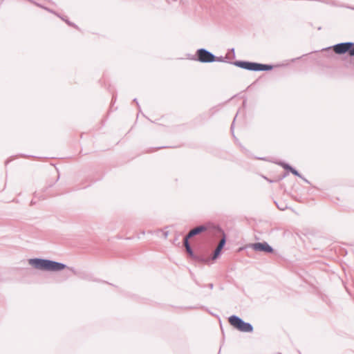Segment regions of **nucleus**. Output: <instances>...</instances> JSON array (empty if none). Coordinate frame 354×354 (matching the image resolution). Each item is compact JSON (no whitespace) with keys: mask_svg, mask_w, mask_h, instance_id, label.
Returning <instances> with one entry per match:
<instances>
[{"mask_svg":"<svg viewBox=\"0 0 354 354\" xmlns=\"http://www.w3.org/2000/svg\"><path fill=\"white\" fill-rule=\"evenodd\" d=\"M230 50H231V52H232V59H234V58H235V52H234V48H232Z\"/></svg>","mask_w":354,"mask_h":354,"instance_id":"aec40b11","label":"nucleus"},{"mask_svg":"<svg viewBox=\"0 0 354 354\" xmlns=\"http://www.w3.org/2000/svg\"><path fill=\"white\" fill-rule=\"evenodd\" d=\"M277 164L279 165L280 166H281L283 168L284 165H287L286 162H282V161L277 162Z\"/></svg>","mask_w":354,"mask_h":354,"instance_id":"6ab92c4d","label":"nucleus"},{"mask_svg":"<svg viewBox=\"0 0 354 354\" xmlns=\"http://www.w3.org/2000/svg\"><path fill=\"white\" fill-rule=\"evenodd\" d=\"M275 203H276V205H277V207H278L280 210H285V209L287 208V206H286V205H285V206L280 205V206H279V205L277 204V202H275Z\"/></svg>","mask_w":354,"mask_h":354,"instance_id":"f3484780","label":"nucleus"},{"mask_svg":"<svg viewBox=\"0 0 354 354\" xmlns=\"http://www.w3.org/2000/svg\"><path fill=\"white\" fill-rule=\"evenodd\" d=\"M228 322L232 326L241 332L252 333L254 330L253 326L250 323L245 322L237 315H232L230 316Z\"/></svg>","mask_w":354,"mask_h":354,"instance_id":"20e7f679","label":"nucleus"},{"mask_svg":"<svg viewBox=\"0 0 354 354\" xmlns=\"http://www.w3.org/2000/svg\"><path fill=\"white\" fill-rule=\"evenodd\" d=\"M45 9L47 10L48 11H49V12L56 15L57 17H59L63 21H64L69 26L75 28L76 29H79L78 26L75 24H74L73 22H71V21H69L67 18L64 17H61L59 14L56 13L55 12L53 11L52 10H50L49 8H45Z\"/></svg>","mask_w":354,"mask_h":354,"instance_id":"9d476101","label":"nucleus"},{"mask_svg":"<svg viewBox=\"0 0 354 354\" xmlns=\"http://www.w3.org/2000/svg\"><path fill=\"white\" fill-rule=\"evenodd\" d=\"M348 50L349 41L339 43L332 46L324 48L322 50L326 52H332V50H334L337 55H344L346 53L348 54Z\"/></svg>","mask_w":354,"mask_h":354,"instance_id":"423d86ee","label":"nucleus"},{"mask_svg":"<svg viewBox=\"0 0 354 354\" xmlns=\"http://www.w3.org/2000/svg\"><path fill=\"white\" fill-rule=\"evenodd\" d=\"M28 263L34 268L43 271H61L67 268L64 263L41 258L30 259Z\"/></svg>","mask_w":354,"mask_h":354,"instance_id":"f03ea898","label":"nucleus"},{"mask_svg":"<svg viewBox=\"0 0 354 354\" xmlns=\"http://www.w3.org/2000/svg\"><path fill=\"white\" fill-rule=\"evenodd\" d=\"M302 180H304V177L301 175V178Z\"/></svg>","mask_w":354,"mask_h":354,"instance_id":"c756f323","label":"nucleus"},{"mask_svg":"<svg viewBox=\"0 0 354 354\" xmlns=\"http://www.w3.org/2000/svg\"><path fill=\"white\" fill-rule=\"evenodd\" d=\"M207 287L209 288L210 289H212L214 287V284L210 283L207 285Z\"/></svg>","mask_w":354,"mask_h":354,"instance_id":"4be33fe9","label":"nucleus"},{"mask_svg":"<svg viewBox=\"0 0 354 354\" xmlns=\"http://www.w3.org/2000/svg\"><path fill=\"white\" fill-rule=\"evenodd\" d=\"M214 227H220L210 223L207 225H201L192 229L183 239V245L185 248V252L192 259L199 263H207L209 259H206L204 255L195 254L189 243V239L192 237L198 235L203 232H207L208 236H214L213 233H210V230Z\"/></svg>","mask_w":354,"mask_h":354,"instance_id":"f257e3e1","label":"nucleus"},{"mask_svg":"<svg viewBox=\"0 0 354 354\" xmlns=\"http://www.w3.org/2000/svg\"><path fill=\"white\" fill-rule=\"evenodd\" d=\"M229 64H232L239 68L252 71L253 62L245 60H236L233 62H229Z\"/></svg>","mask_w":354,"mask_h":354,"instance_id":"6e6552de","label":"nucleus"},{"mask_svg":"<svg viewBox=\"0 0 354 354\" xmlns=\"http://www.w3.org/2000/svg\"><path fill=\"white\" fill-rule=\"evenodd\" d=\"M236 115L235 116L232 124H231V127H230V131L232 132V134H234V121L236 120Z\"/></svg>","mask_w":354,"mask_h":354,"instance_id":"dca6fc26","label":"nucleus"},{"mask_svg":"<svg viewBox=\"0 0 354 354\" xmlns=\"http://www.w3.org/2000/svg\"><path fill=\"white\" fill-rule=\"evenodd\" d=\"M303 180L306 183L310 184V182L306 178H304Z\"/></svg>","mask_w":354,"mask_h":354,"instance_id":"a878e982","label":"nucleus"},{"mask_svg":"<svg viewBox=\"0 0 354 354\" xmlns=\"http://www.w3.org/2000/svg\"><path fill=\"white\" fill-rule=\"evenodd\" d=\"M168 234H169V232H167V231H166V232H163V235H164V237H165V239H167V238Z\"/></svg>","mask_w":354,"mask_h":354,"instance_id":"412c9836","label":"nucleus"},{"mask_svg":"<svg viewBox=\"0 0 354 354\" xmlns=\"http://www.w3.org/2000/svg\"><path fill=\"white\" fill-rule=\"evenodd\" d=\"M275 203H276V205H277V207H278L280 210H285V209L287 208V206H286V205H285V206L280 205V206H279V205L277 204V202H275Z\"/></svg>","mask_w":354,"mask_h":354,"instance_id":"a211bd4d","label":"nucleus"},{"mask_svg":"<svg viewBox=\"0 0 354 354\" xmlns=\"http://www.w3.org/2000/svg\"><path fill=\"white\" fill-rule=\"evenodd\" d=\"M290 173H292L293 175H295L296 176L301 178V174L295 168L292 169V170Z\"/></svg>","mask_w":354,"mask_h":354,"instance_id":"2eb2a0df","label":"nucleus"},{"mask_svg":"<svg viewBox=\"0 0 354 354\" xmlns=\"http://www.w3.org/2000/svg\"><path fill=\"white\" fill-rule=\"evenodd\" d=\"M214 59L212 60V62H226V63H228L229 64V62H231L230 60V57L226 55L225 57H223V56H216L215 55H214Z\"/></svg>","mask_w":354,"mask_h":354,"instance_id":"9b49d317","label":"nucleus"},{"mask_svg":"<svg viewBox=\"0 0 354 354\" xmlns=\"http://www.w3.org/2000/svg\"><path fill=\"white\" fill-rule=\"evenodd\" d=\"M246 248H252L256 252H263L266 254H272L274 252V248L266 241L250 243L246 245Z\"/></svg>","mask_w":354,"mask_h":354,"instance_id":"0eeeda50","label":"nucleus"},{"mask_svg":"<svg viewBox=\"0 0 354 354\" xmlns=\"http://www.w3.org/2000/svg\"><path fill=\"white\" fill-rule=\"evenodd\" d=\"M288 172H283L281 174L279 175L275 179H273V180H268L267 178H266V179L267 180H268L270 183H275V182H279L281 180H283V178H285L287 176H288Z\"/></svg>","mask_w":354,"mask_h":354,"instance_id":"f8f14e48","label":"nucleus"},{"mask_svg":"<svg viewBox=\"0 0 354 354\" xmlns=\"http://www.w3.org/2000/svg\"><path fill=\"white\" fill-rule=\"evenodd\" d=\"M178 240V236H176V238L174 239V243H175L176 242H177Z\"/></svg>","mask_w":354,"mask_h":354,"instance_id":"b1692460","label":"nucleus"},{"mask_svg":"<svg viewBox=\"0 0 354 354\" xmlns=\"http://www.w3.org/2000/svg\"><path fill=\"white\" fill-rule=\"evenodd\" d=\"M214 54L204 48L196 50L195 55L192 56L191 59L201 63H212Z\"/></svg>","mask_w":354,"mask_h":354,"instance_id":"39448f33","label":"nucleus"},{"mask_svg":"<svg viewBox=\"0 0 354 354\" xmlns=\"http://www.w3.org/2000/svg\"><path fill=\"white\" fill-rule=\"evenodd\" d=\"M167 147H157V149H163V148H167Z\"/></svg>","mask_w":354,"mask_h":354,"instance_id":"bb28decb","label":"nucleus"},{"mask_svg":"<svg viewBox=\"0 0 354 354\" xmlns=\"http://www.w3.org/2000/svg\"><path fill=\"white\" fill-rule=\"evenodd\" d=\"M210 233H213V236L215 237L221 236V239L220 240L216 249L214 250L212 256L211 257H205L206 259H209V261L206 263H208L211 260L215 261L221 257L222 250L225 247L227 241L226 234L221 227H214L212 230H210Z\"/></svg>","mask_w":354,"mask_h":354,"instance_id":"7ed1b4c3","label":"nucleus"},{"mask_svg":"<svg viewBox=\"0 0 354 354\" xmlns=\"http://www.w3.org/2000/svg\"><path fill=\"white\" fill-rule=\"evenodd\" d=\"M133 102L136 103V104H137L138 107L139 108V107H140V106H139L138 102V100H137V99H136V98L133 99Z\"/></svg>","mask_w":354,"mask_h":354,"instance_id":"5701e85b","label":"nucleus"},{"mask_svg":"<svg viewBox=\"0 0 354 354\" xmlns=\"http://www.w3.org/2000/svg\"><path fill=\"white\" fill-rule=\"evenodd\" d=\"M9 162V160L6 161V165H7Z\"/></svg>","mask_w":354,"mask_h":354,"instance_id":"c85d7f7f","label":"nucleus"},{"mask_svg":"<svg viewBox=\"0 0 354 354\" xmlns=\"http://www.w3.org/2000/svg\"><path fill=\"white\" fill-rule=\"evenodd\" d=\"M33 204H35V202L32 200L31 202H30V205H32Z\"/></svg>","mask_w":354,"mask_h":354,"instance_id":"cd10ccee","label":"nucleus"},{"mask_svg":"<svg viewBox=\"0 0 354 354\" xmlns=\"http://www.w3.org/2000/svg\"><path fill=\"white\" fill-rule=\"evenodd\" d=\"M294 167H292L290 165H289L288 163H287V165H284L283 166V169L286 171V172H288V174L289 172H291L292 169Z\"/></svg>","mask_w":354,"mask_h":354,"instance_id":"4468645a","label":"nucleus"},{"mask_svg":"<svg viewBox=\"0 0 354 354\" xmlns=\"http://www.w3.org/2000/svg\"><path fill=\"white\" fill-rule=\"evenodd\" d=\"M348 55L351 57H354V42L349 41Z\"/></svg>","mask_w":354,"mask_h":354,"instance_id":"ddd939ff","label":"nucleus"},{"mask_svg":"<svg viewBox=\"0 0 354 354\" xmlns=\"http://www.w3.org/2000/svg\"><path fill=\"white\" fill-rule=\"evenodd\" d=\"M274 68V65L253 62L252 71H269Z\"/></svg>","mask_w":354,"mask_h":354,"instance_id":"1a4fd4ad","label":"nucleus"},{"mask_svg":"<svg viewBox=\"0 0 354 354\" xmlns=\"http://www.w3.org/2000/svg\"><path fill=\"white\" fill-rule=\"evenodd\" d=\"M333 52H334V50H332V52H326V53H328V56H330V55H332Z\"/></svg>","mask_w":354,"mask_h":354,"instance_id":"393cba45","label":"nucleus"}]
</instances>
